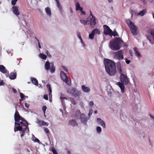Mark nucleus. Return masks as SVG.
<instances>
[{
	"label": "nucleus",
	"instance_id": "obj_1",
	"mask_svg": "<svg viewBox=\"0 0 154 154\" xmlns=\"http://www.w3.org/2000/svg\"><path fill=\"white\" fill-rule=\"evenodd\" d=\"M105 69L107 73L110 76H113L116 73L115 63L108 59L104 61Z\"/></svg>",
	"mask_w": 154,
	"mask_h": 154
},
{
	"label": "nucleus",
	"instance_id": "obj_2",
	"mask_svg": "<svg viewBox=\"0 0 154 154\" xmlns=\"http://www.w3.org/2000/svg\"><path fill=\"white\" fill-rule=\"evenodd\" d=\"M124 45L123 41L119 38H115V40H111L109 44V48L112 50H119Z\"/></svg>",
	"mask_w": 154,
	"mask_h": 154
},
{
	"label": "nucleus",
	"instance_id": "obj_3",
	"mask_svg": "<svg viewBox=\"0 0 154 154\" xmlns=\"http://www.w3.org/2000/svg\"><path fill=\"white\" fill-rule=\"evenodd\" d=\"M15 127L14 128V131L16 132V131H19L22 132V133L21 134V137H22L25 134V132L27 131V132L29 131V129L28 127V124H26V122L25 123H15Z\"/></svg>",
	"mask_w": 154,
	"mask_h": 154
},
{
	"label": "nucleus",
	"instance_id": "obj_4",
	"mask_svg": "<svg viewBox=\"0 0 154 154\" xmlns=\"http://www.w3.org/2000/svg\"><path fill=\"white\" fill-rule=\"evenodd\" d=\"M120 79L121 82L117 83V85L120 88L122 92L123 93L125 91V87L124 84L128 85L129 82L128 78L125 75L122 74L121 75Z\"/></svg>",
	"mask_w": 154,
	"mask_h": 154
},
{
	"label": "nucleus",
	"instance_id": "obj_5",
	"mask_svg": "<svg viewBox=\"0 0 154 154\" xmlns=\"http://www.w3.org/2000/svg\"><path fill=\"white\" fill-rule=\"evenodd\" d=\"M90 16L87 18V21L81 20L80 22L81 23L85 25L87 24L88 22L90 21L91 26L94 27L96 24L95 17L92 15L91 11H90Z\"/></svg>",
	"mask_w": 154,
	"mask_h": 154
},
{
	"label": "nucleus",
	"instance_id": "obj_6",
	"mask_svg": "<svg viewBox=\"0 0 154 154\" xmlns=\"http://www.w3.org/2000/svg\"><path fill=\"white\" fill-rule=\"evenodd\" d=\"M126 22L128 25L132 35H137L138 33L137 27L129 19L127 20Z\"/></svg>",
	"mask_w": 154,
	"mask_h": 154
},
{
	"label": "nucleus",
	"instance_id": "obj_7",
	"mask_svg": "<svg viewBox=\"0 0 154 154\" xmlns=\"http://www.w3.org/2000/svg\"><path fill=\"white\" fill-rule=\"evenodd\" d=\"M14 120L15 122L17 123H25L26 122V124H28V123L23 118H22L19 115V112L16 109L15 113L14 114Z\"/></svg>",
	"mask_w": 154,
	"mask_h": 154
},
{
	"label": "nucleus",
	"instance_id": "obj_8",
	"mask_svg": "<svg viewBox=\"0 0 154 154\" xmlns=\"http://www.w3.org/2000/svg\"><path fill=\"white\" fill-rule=\"evenodd\" d=\"M68 93L71 94L75 98L81 95V92L78 91L76 88H69L67 90Z\"/></svg>",
	"mask_w": 154,
	"mask_h": 154
},
{
	"label": "nucleus",
	"instance_id": "obj_9",
	"mask_svg": "<svg viewBox=\"0 0 154 154\" xmlns=\"http://www.w3.org/2000/svg\"><path fill=\"white\" fill-rule=\"evenodd\" d=\"M45 68L47 71L50 70L51 73H54L55 72V67L54 64L53 63L50 64L48 61L45 62Z\"/></svg>",
	"mask_w": 154,
	"mask_h": 154
},
{
	"label": "nucleus",
	"instance_id": "obj_10",
	"mask_svg": "<svg viewBox=\"0 0 154 154\" xmlns=\"http://www.w3.org/2000/svg\"><path fill=\"white\" fill-rule=\"evenodd\" d=\"M114 58L119 60L124 59V56L123 55V51L122 50L118 51L114 53Z\"/></svg>",
	"mask_w": 154,
	"mask_h": 154
},
{
	"label": "nucleus",
	"instance_id": "obj_11",
	"mask_svg": "<svg viewBox=\"0 0 154 154\" xmlns=\"http://www.w3.org/2000/svg\"><path fill=\"white\" fill-rule=\"evenodd\" d=\"M60 74L61 78L63 82L66 83L68 85H70L71 82L68 81L66 74L64 72L62 71L60 72Z\"/></svg>",
	"mask_w": 154,
	"mask_h": 154
},
{
	"label": "nucleus",
	"instance_id": "obj_12",
	"mask_svg": "<svg viewBox=\"0 0 154 154\" xmlns=\"http://www.w3.org/2000/svg\"><path fill=\"white\" fill-rule=\"evenodd\" d=\"M104 33L106 35H112V31L109 28V27L106 25H104L103 26Z\"/></svg>",
	"mask_w": 154,
	"mask_h": 154
},
{
	"label": "nucleus",
	"instance_id": "obj_13",
	"mask_svg": "<svg viewBox=\"0 0 154 154\" xmlns=\"http://www.w3.org/2000/svg\"><path fill=\"white\" fill-rule=\"evenodd\" d=\"M89 118H88L84 113H82L80 116V119L81 122L82 123L86 124Z\"/></svg>",
	"mask_w": 154,
	"mask_h": 154
},
{
	"label": "nucleus",
	"instance_id": "obj_14",
	"mask_svg": "<svg viewBox=\"0 0 154 154\" xmlns=\"http://www.w3.org/2000/svg\"><path fill=\"white\" fill-rule=\"evenodd\" d=\"M0 71L2 73H5L7 77H8L9 76L8 71L3 65H0Z\"/></svg>",
	"mask_w": 154,
	"mask_h": 154
},
{
	"label": "nucleus",
	"instance_id": "obj_15",
	"mask_svg": "<svg viewBox=\"0 0 154 154\" xmlns=\"http://www.w3.org/2000/svg\"><path fill=\"white\" fill-rule=\"evenodd\" d=\"M97 123L101 126L103 128H105L106 126L105 123L102 119L100 118H98L97 119Z\"/></svg>",
	"mask_w": 154,
	"mask_h": 154
},
{
	"label": "nucleus",
	"instance_id": "obj_16",
	"mask_svg": "<svg viewBox=\"0 0 154 154\" xmlns=\"http://www.w3.org/2000/svg\"><path fill=\"white\" fill-rule=\"evenodd\" d=\"M82 90L85 93H88L90 91V89L88 87L84 85L82 86Z\"/></svg>",
	"mask_w": 154,
	"mask_h": 154
},
{
	"label": "nucleus",
	"instance_id": "obj_17",
	"mask_svg": "<svg viewBox=\"0 0 154 154\" xmlns=\"http://www.w3.org/2000/svg\"><path fill=\"white\" fill-rule=\"evenodd\" d=\"M12 11L13 13L16 16L19 14L18 8L16 6H14L12 7Z\"/></svg>",
	"mask_w": 154,
	"mask_h": 154
},
{
	"label": "nucleus",
	"instance_id": "obj_18",
	"mask_svg": "<svg viewBox=\"0 0 154 154\" xmlns=\"http://www.w3.org/2000/svg\"><path fill=\"white\" fill-rule=\"evenodd\" d=\"M117 68L118 71L119 72L121 75L123 74L121 68V63L119 62H118L117 63Z\"/></svg>",
	"mask_w": 154,
	"mask_h": 154
},
{
	"label": "nucleus",
	"instance_id": "obj_19",
	"mask_svg": "<svg viewBox=\"0 0 154 154\" xmlns=\"http://www.w3.org/2000/svg\"><path fill=\"white\" fill-rule=\"evenodd\" d=\"M69 125L74 127L77 126L78 124L75 120L72 119L69 121Z\"/></svg>",
	"mask_w": 154,
	"mask_h": 154
},
{
	"label": "nucleus",
	"instance_id": "obj_20",
	"mask_svg": "<svg viewBox=\"0 0 154 154\" xmlns=\"http://www.w3.org/2000/svg\"><path fill=\"white\" fill-rule=\"evenodd\" d=\"M17 76V74L16 72H11L9 76V78L11 79H14Z\"/></svg>",
	"mask_w": 154,
	"mask_h": 154
},
{
	"label": "nucleus",
	"instance_id": "obj_21",
	"mask_svg": "<svg viewBox=\"0 0 154 154\" xmlns=\"http://www.w3.org/2000/svg\"><path fill=\"white\" fill-rule=\"evenodd\" d=\"M31 81L35 85H38V81L36 79L34 78H31Z\"/></svg>",
	"mask_w": 154,
	"mask_h": 154
},
{
	"label": "nucleus",
	"instance_id": "obj_22",
	"mask_svg": "<svg viewBox=\"0 0 154 154\" xmlns=\"http://www.w3.org/2000/svg\"><path fill=\"white\" fill-rule=\"evenodd\" d=\"M45 11L46 14L49 16H51V11L50 9L49 8L47 7L45 8Z\"/></svg>",
	"mask_w": 154,
	"mask_h": 154
},
{
	"label": "nucleus",
	"instance_id": "obj_23",
	"mask_svg": "<svg viewBox=\"0 0 154 154\" xmlns=\"http://www.w3.org/2000/svg\"><path fill=\"white\" fill-rule=\"evenodd\" d=\"M133 49L136 55L138 57H141V54L139 53V52L138 51L137 48L135 47Z\"/></svg>",
	"mask_w": 154,
	"mask_h": 154
},
{
	"label": "nucleus",
	"instance_id": "obj_24",
	"mask_svg": "<svg viewBox=\"0 0 154 154\" xmlns=\"http://www.w3.org/2000/svg\"><path fill=\"white\" fill-rule=\"evenodd\" d=\"M94 35H99L100 34V31L97 29L96 28L94 29L92 32Z\"/></svg>",
	"mask_w": 154,
	"mask_h": 154
},
{
	"label": "nucleus",
	"instance_id": "obj_25",
	"mask_svg": "<svg viewBox=\"0 0 154 154\" xmlns=\"http://www.w3.org/2000/svg\"><path fill=\"white\" fill-rule=\"evenodd\" d=\"M75 6L76 10L78 11L79 10L81 11H82L83 9L82 8L80 7V5L79 3H76Z\"/></svg>",
	"mask_w": 154,
	"mask_h": 154
},
{
	"label": "nucleus",
	"instance_id": "obj_26",
	"mask_svg": "<svg viewBox=\"0 0 154 154\" xmlns=\"http://www.w3.org/2000/svg\"><path fill=\"white\" fill-rule=\"evenodd\" d=\"M146 12V10L145 9H143L140 11V12L137 15L142 16L144 15Z\"/></svg>",
	"mask_w": 154,
	"mask_h": 154
},
{
	"label": "nucleus",
	"instance_id": "obj_27",
	"mask_svg": "<svg viewBox=\"0 0 154 154\" xmlns=\"http://www.w3.org/2000/svg\"><path fill=\"white\" fill-rule=\"evenodd\" d=\"M39 56L41 58L44 60H45L47 57V56L44 54H40Z\"/></svg>",
	"mask_w": 154,
	"mask_h": 154
},
{
	"label": "nucleus",
	"instance_id": "obj_28",
	"mask_svg": "<svg viewBox=\"0 0 154 154\" xmlns=\"http://www.w3.org/2000/svg\"><path fill=\"white\" fill-rule=\"evenodd\" d=\"M69 99L72 104L74 105L76 104V103L73 98L69 97Z\"/></svg>",
	"mask_w": 154,
	"mask_h": 154
},
{
	"label": "nucleus",
	"instance_id": "obj_29",
	"mask_svg": "<svg viewBox=\"0 0 154 154\" xmlns=\"http://www.w3.org/2000/svg\"><path fill=\"white\" fill-rule=\"evenodd\" d=\"M96 130L97 133L99 134L102 131L101 128L100 126H97L96 128Z\"/></svg>",
	"mask_w": 154,
	"mask_h": 154
},
{
	"label": "nucleus",
	"instance_id": "obj_30",
	"mask_svg": "<svg viewBox=\"0 0 154 154\" xmlns=\"http://www.w3.org/2000/svg\"><path fill=\"white\" fill-rule=\"evenodd\" d=\"M56 2L57 4V6L58 8H59L60 10H62V7L60 3L59 2V0L57 1Z\"/></svg>",
	"mask_w": 154,
	"mask_h": 154
},
{
	"label": "nucleus",
	"instance_id": "obj_31",
	"mask_svg": "<svg viewBox=\"0 0 154 154\" xmlns=\"http://www.w3.org/2000/svg\"><path fill=\"white\" fill-rule=\"evenodd\" d=\"M94 35L92 32L89 35V37L91 39H93L94 37Z\"/></svg>",
	"mask_w": 154,
	"mask_h": 154
},
{
	"label": "nucleus",
	"instance_id": "obj_32",
	"mask_svg": "<svg viewBox=\"0 0 154 154\" xmlns=\"http://www.w3.org/2000/svg\"><path fill=\"white\" fill-rule=\"evenodd\" d=\"M20 97L22 100H24L25 99V95L24 94L20 92Z\"/></svg>",
	"mask_w": 154,
	"mask_h": 154
},
{
	"label": "nucleus",
	"instance_id": "obj_33",
	"mask_svg": "<svg viewBox=\"0 0 154 154\" xmlns=\"http://www.w3.org/2000/svg\"><path fill=\"white\" fill-rule=\"evenodd\" d=\"M93 112V110L92 109H89V113L88 114V116L89 117V118H90V116L92 115Z\"/></svg>",
	"mask_w": 154,
	"mask_h": 154
},
{
	"label": "nucleus",
	"instance_id": "obj_34",
	"mask_svg": "<svg viewBox=\"0 0 154 154\" xmlns=\"http://www.w3.org/2000/svg\"><path fill=\"white\" fill-rule=\"evenodd\" d=\"M47 88L49 92H52V90L51 89V88L50 85L47 84Z\"/></svg>",
	"mask_w": 154,
	"mask_h": 154
},
{
	"label": "nucleus",
	"instance_id": "obj_35",
	"mask_svg": "<svg viewBox=\"0 0 154 154\" xmlns=\"http://www.w3.org/2000/svg\"><path fill=\"white\" fill-rule=\"evenodd\" d=\"M61 67L64 71L66 72H68V70L65 66L62 65Z\"/></svg>",
	"mask_w": 154,
	"mask_h": 154
},
{
	"label": "nucleus",
	"instance_id": "obj_36",
	"mask_svg": "<svg viewBox=\"0 0 154 154\" xmlns=\"http://www.w3.org/2000/svg\"><path fill=\"white\" fill-rule=\"evenodd\" d=\"M112 34L114 36H118V35L117 32L115 30L113 32H112Z\"/></svg>",
	"mask_w": 154,
	"mask_h": 154
},
{
	"label": "nucleus",
	"instance_id": "obj_37",
	"mask_svg": "<svg viewBox=\"0 0 154 154\" xmlns=\"http://www.w3.org/2000/svg\"><path fill=\"white\" fill-rule=\"evenodd\" d=\"M79 105H80L81 108H84V103L82 102L81 101L79 103Z\"/></svg>",
	"mask_w": 154,
	"mask_h": 154
},
{
	"label": "nucleus",
	"instance_id": "obj_38",
	"mask_svg": "<svg viewBox=\"0 0 154 154\" xmlns=\"http://www.w3.org/2000/svg\"><path fill=\"white\" fill-rule=\"evenodd\" d=\"M27 33L29 34V33L32 34L33 33V31L31 29H29L27 31Z\"/></svg>",
	"mask_w": 154,
	"mask_h": 154
},
{
	"label": "nucleus",
	"instance_id": "obj_39",
	"mask_svg": "<svg viewBox=\"0 0 154 154\" xmlns=\"http://www.w3.org/2000/svg\"><path fill=\"white\" fill-rule=\"evenodd\" d=\"M46 107L45 106H43L42 107V109L43 112L44 114L45 113V111L46 109Z\"/></svg>",
	"mask_w": 154,
	"mask_h": 154
},
{
	"label": "nucleus",
	"instance_id": "obj_40",
	"mask_svg": "<svg viewBox=\"0 0 154 154\" xmlns=\"http://www.w3.org/2000/svg\"><path fill=\"white\" fill-rule=\"evenodd\" d=\"M41 124L42 125H46L47 126H48V124L47 122H45L44 121H42Z\"/></svg>",
	"mask_w": 154,
	"mask_h": 154
},
{
	"label": "nucleus",
	"instance_id": "obj_41",
	"mask_svg": "<svg viewBox=\"0 0 154 154\" xmlns=\"http://www.w3.org/2000/svg\"><path fill=\"white\" fill-rule=\"evenodd\" d=\"M34 138H35V139L34 140V139H32V140L33 141H34V142H37L38 143H40V141L39 140L37 139V138H36L35 137H34Z\"/></svg>",
	"mask_w": 154,
	"mask_h": 154
},
{
	"label": "nucleus",
	"instance_id": "obj_42",
	"mask_svg": "<svg viewBox=\"0 0 154 154\" xmlns=\"http://www.w3.org/2000/svg\"><path fill=\"white\" fill-rule=\"evenodd\" d=\"M17 0H12L11 1V4L13 5H15L16 4Z\"/></svg>",
	"mask_w": 154,
	"mask_h": 154
},
{
	"label": "nucleus",
	"instance_id": "obj_43",
	"mask_svg": "<svg viewBox=\"0 0 154 154\" xmlns=\"http://www.w3.org/2000/svg\"><path fill=\"white\" fill-rule=\"evenodd\" d=\"M44 130L45 132L47 134L48 133L50 132L49 129L47 128H45L44 129Z\"/></svg>",
	"mask_w": 154,
	"mask_h": 154
},
{
	"label": "nucleus",
	"instance_id": "obj_44",
	"mask_svg": "<svg viewBox=\"0 0 154 154\" xmlns=\"http://www.w3.org/2000/svg\"><path fill=\"white\" fill-rule=\"evenodd\" d=\"M77 36H78V38L80 39H81V38H82V37L81 36V34H80V33L79 32H77Z\"/></svg>",
	"mask_w": 154,
	"mask_h": 154
},
{
	"label": "nucleus",
	"instance_id": "obj_45",
	"mask_svg": "<svg viewBox=\"0 0 154 154\" xmlns=\"http://www.w3.org/2000/svg\"><path fill=\"white\" fill-rule=\"evenodd\" d=\"M125 62L127 64H129L130 63L131 61L129 60H128V59L127 58H125Z\"/></svg>",
	"mask_w": 154,
	"mask_h": 154
},
{
	"label": "nucleus",
	"instance_id": "obj_46",
	"mask_svg": "<svg viewBox=\"0 0 154 154\" xmlns=\"http://www.w3.org/2000/svg\"><path fill=\"white\" fill-rule=\"evenodd\" d=\"M43 98L47 100H48V96L46 94H45L44 95Z\"/></svg>",
	"mask_w": 154,
	"mask_h": 154
},
{
	"label": "nucleus",
	"instance_id": "obj_47",
	"mask_svg": "<svg viewBox=\"0 0 154 154\" xmlns=\"http://www.w3.org/2000/svg\"><path fill=\"white\" fill-rule=\"evenodd\" d=\"M46 51V54L48 55V57H51V56L50 52L48 50Z\"/></svg>",
	"mask_w": 154,
	"mask_h": 154
},
{
	"label": "nucleus",
	"instance_id": "obj_48",
	"mask_svg": "<svg viewBox=\"0 0 154 154\" xmlns=\"http://www.w3.org/2000/svg\"><path fill=\"white\" fill-rule=\"evenodd\" d=\"M52 151L54 154H58L57 152L55 149L52 150Z\"/></svg>",
	"mask_w": 154,
	"mask_h": 154
},
{
	"label": "nucleus",
	"instance_id": "obj_49",
	"mask_svg": "<svg viewBox=\"0 0 154 154\" xmlns=\"http://www.w3.org/2000/svg\"><path fill=\"white\" fill-rule=\"evenodd\" d=\"M25 106L27 108H28L29 106V104L26 103H25Z\"/></svg>",
	"mask_w": 154,
	"mask_h": 154
},
{
	"label": "nucleus",
	"instance_id": "obj_50",
	"mask_svg": "<svg viewBox=\"0 0 154 154\" xmlns=\"http://www.w3.org/2000/svg\"><path fill=\"white\" fill-rule=\"evenodd\" d=\"M94 105V103L92 101H90L89 103V105L90 106H91Z\"/></svg>",
	"mask_w": 154,
	"mask_h": 154
},
{
	"label": "nucleus",
	"instance_id": "obj_51",
	"mask_svg": "<svg viewBox=\"0 0 154 154\" xmlns=\"http://www.w3.org/2000/svg\"><path fill=\"white\" fill-rule=\"evenodd\" d=\"M52 92H50L49 94V98H52V94H51Z\"/></svg>",
	"mask_w": 154,
	"mask_h": 154
},
{
	"label": "nucleus",
	"instance_id": "obj_52",
	"mask_svg": "<svg viewBox=\"0 0 154 154\" xmlns=\"http://www.w3.org/2000/svg\"><path fill=\"white\" fill-rule=\"evenodd\" d=\"M35 38L36 39V40L38 41V40L35 37ZM38 48H41V46L40 43L39 42H38Z\"/></svg>",
	"mask_w": 154,
	"mask_h": 154
},
{
	"label": "nucleus",
	"instance_id": "obj_53",
	"mask_svg": "<svg viewBox=\"0 0 154 154\" xmlns=\"http://www.w3.org/2000/svg\"><path fill=\"white\" fill-rule=\"evenodd\" d=\"M38 123L39 125V126H41L42 125L41 124H42V121H38Z\"/></svg>",
	"mask_w": 154,
	"mask_h": 154
},
{
	"label": "nucleus",
	"instance_id": "obj_54",
	"mask_svg": "<svg viewBox=\"0 0 154 154\" xmlns=\"http://www.w3.org/2000/svg\"><path fill=\"white\" fill-rule=\"evenodd\" d=\"M80 41H81V43L82 44L83 46V47H84V46H85V45H84V43H83V41H82V38H81V39H80Z\"/></svg>",
	"mask_w": 154,
	"mask_h": 154
},
{
	"label": "nucleus",
	"instance_id": "obj_55",
	"mask_svg": "<svg viewBox=\"0 0 154 154\" xmlns=\"http://www.w3.org/2000/svg\"><path fill=\"white\" fill-rule=\"evenodd\" d=\"M60 99L61 100H63L66 99V98L65 97H61L60 98Z\"/></svg>",
	"mask_w": 154,
	"mask_h": 154
},
{
	"label": "nucleus",
	"instance_id": "obj_56",
	"mask_svg": "<svg viewBox=\"0 0 154 154\" xmlns=\"http://www.w3.org/2000/svg\"><path fill=\"white\" fill-rule=\"evenodd\" d=\"M149 2L151 3H154V0H149Z\"/></svg>",
	"mask_w": 154,
	"mask_h": 154
},
{
	"label": "nucleus",
	"instance_id": "obj_57",
	"mask_svg": "<svg viewBox=\"0 0 154 154\" xmlns=\"http://www.w3.org/2000/svg\"><path fill=\"white\" fill-rule=\"evenodd\" d=\"M13 90L14 93H16L17 91L15 89L13 88Z\"/></svg>",
	"mask_w": 154,
	"mask_h": 154
},
{
	"label": "nucleus",
	"instance_id": "obj_58",
	"mask_svg": "<svg viewBox=\"0 0 154 154\" xmlns=\"http://www.w3.org/2000/svg\"><path fill=\"white\" fill-rule=\"evenodd\" d=\"M129 54L131 56H132V54L131 51H130L129 52Z\"/></svg>",
	"mask_w": 154,
	"mask_h": 154
},
{
	"label": "nucleus",
	"instance_id": "obj_59",
	"mask_svg": "<svg viewBox=\"0 0 154 154\" xmlns=\"http://www.w3.org/2000/svg\"><path fill=\"white\" fill-rule=\"evenodd\" d=\"M49 101L50 102H51L52 101V98H49Z\"/></svg>",
	"mask_w": 154,
	"mask_h": 154
},
{
	"label": "nucleus",
	"instance_id": "obj_60",
	"mask_svg": "<svg viewBox=\"0 0 154 154\" xmlns=\"http://www.w3.org/2000/svg\"><path fill=\"white\" fill-rule=\"evenodd\" d=\"M67 153L68 154H71V152H70V151L69 150H68L67 151Z\"/></svg>",
	"mask_w": 154,
	"mask_h": 154
},
{
	"label": "nucleus",
	"instance_id": "obj_61",
	"mask_svg": "<svg viewBox=\"0 0 154 154\" xmlns=\"http://www.w3.org/2000/svg\"><path fill=\"white\" fill-rule=\"evenodd\" d=\"M70 12H71V13H72L73 12V11L72 9V8H70Z\"/></svg>",
	"mask_w": 154,
	"mask_h": 154
},
{
	"label": "nucleus",
	"instance_id": "obj_62",
	"mask_svg": "<svg viewBox=\"0 0 154 154\" xmlns=\"http://www.w3.org/2000/svg\"><path fill=\"white\" fill-rule=\"evenodd\" d=\"M3 82H0V86H1L3 85Z\"/></svg>",
	"mask_w": 154,
	"mask_h": 154
},
{
	"label": "nucleus",
	"instance_id": "obj_63",
	"mask_svg": "<svg viewBox=\"0 0 154 154\" xmlns=\"http://www.w3.org/2000/svg\"><path fill=\"white\" fill-rule=\"evenodd\" d=\"M97 110H95L94 112L95 114H97Z\"/></svg>",
	"mask_w": 154,
	"mask_h": 154
},
{
	"label": "nucleus",
	"instance_id": "obj_64",
	"mask_svg": "<svg viewBox=\"0 0 154 154\" xmlns=\"http://www.w3.org/2000/svg\"><path fill=\"white\" fill-rule=\"evenodd\" d=\"M109 2L110 3L112 1V0H108Z\"/></svg>",
	"mask_w": 154,
	"mask_h": 154
}]
</instances>
